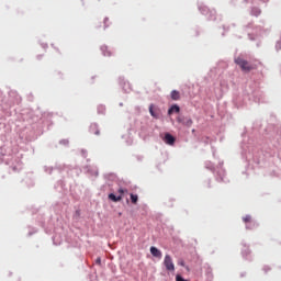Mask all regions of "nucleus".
<instances>
[{
	"label": "nucleus",
	"mask_w": 281,
	"mask_h": 281,
	"mask_svg": "<svg viewBox=\"0 0 281 281\" xmlns=\"http://www.w3.org/2000/svg\"><path fill=\"white\" fill-rule=\"evenodd\" d=\"M280 44H281V43H280V42H278V45H277V46H278V47L281 49V46H280Z\"/></svg>",
	"instance_id": "16"
},
{
	"label": "nucleus",
	"mask_w": 281,
	"mask_h": 281,
	"mask_svg": "<svg viewBox=\"0 0 281 281\" xmlns=\"http://www.w3.org/2000/svg\"><path fill=\"white\" fill-rule=\"evenodd\" d=\"M181 94L179 93V91L173 90L171 91V100H180Z\"/></svg>",
	"instance_id": "7"
},
{
	"label": "nucleus",
	"mask_w": 281,
	"mask_h": 281,
	"mask_svg": "<svg viewBox=\"0 0 281 281\" xmlns=\"http://www.w3.org/2000/svg\"><path fill=\"white\" fill-rule=\"evenodd\" d=\"M119 194L120 195L116 196L115 194L110 193L108 195V198L110 199V201H113L114 203H117V202L122 201L124 194H128V190H126V189H119Z\"/></svg>",
	"instance_id": "1"
},
{
	"label": "nucleus",
	"mask_w": 281,
	"mask_h": 281,
	"mask_svg": "<svg viewBox=\"0 0 281 281\" xmlns=\"http://www.w3.org/2000/svg\"><path fill=\"white\" fill-rule=\"evenodd\" d=\"M235 63L243 71H247V61L243 57L235 58Z\"/></svg>",
	"instance_id": "3"
},
{
	"label": "nucleus",
	"mask_w": 281,
	"mask_h": 281,
	"mask_svg": "<svg viewBox=\"0 0 281 281\" xmlns=\"http://www.w3.org/2000/svg\"><path fill=\"white\" fill-rule=\"evenodd\" d=\"M178 265H180V267H186V261L180 260V261L178 262Z\"/></svg>",
	"instance_id": "15"
},
{
	"label": "nucleus",
	"mask_w": 281,
	"mask_h": 281,
	"mask_svg": "<svg viewBox=\"0 0 281 281\" xmlns=\"http://www.w3.org/2000/svg\"><path fill=\"white\" fill-rule=\"evenodd\" d=\"M245 223H247V217H244Z\"/></svg>",
	"instance_id": "18"
},
{
	"label": "nucleus",
	"mask_w": 281,
	"mask_h": 281,
	"mask_svg": "<svg viewBox=\"0 0 281 281\" xmlns=\"http://www.w3.org/2000/svg\"><path fill=\"white\" fill-rule=\"evenodd\" d=\"M176 281H188V280L183 279V277H181L180 274H177Z\"/></svg>",
	"instance_id": "11"
},
{
	"label": "nucleus",
	"mask_w": 281,
	"mask_h": 281,
	"mask_svg": "<svg viewBox=\"0 0 281 281\" xmlns=\"http://www.w3.org/2000/svg\"><path fill=\"white\" fill-rule=\"evenodd\" d=\"M138 196H137V194H131V201H132V203L134 204V205H137V201H138Z\"/></svg>",
	"instance_id": "9"
},
{
	"label": "nucleus",
	"mask_w": 281,
	"mask_h": 281,
	"mask_svg": "<svg viewBox=\"0 0 281 281\" xmlns=\"http://www.w3.org/2000/svg\"><path fill=\"white\" fill-rule=\"evenodd\" d=\"M179 111H181V109L179 108V105H172V106L168 110V115H172V113H179Z\"/></svg>",
	"instance_id": "6"
},
{
	"label": "nucleus",
	"mask_w": 281,
	"mask_h": 281,
	"mask_svg": "<svg viewBox=\"0 0 281 281\" xmlns=\"http://www.w3.org/2000/svg\"><path fill=\"white\" fill-rule=\"evenodd\" d=\"M149 113L151 117H155L156 120L159 119V114H157L156 111L153 109V104L149 105Z\"/></svg>",
	"instance_id": "8"
},
{
	"label": "nucleus",
	"mask_w": 281,
	"mask_h": 281,
	"mask_svg": "<svg viewBox=\"0 0 281 281\" xmlns=\"http://www.w3.org/2000/svg\"><path fill=\"white\" fill-rule=\"evenodd\" d=\"M260 13H261V11H260V9H258V8H255V9L251 10V14H252L254 16H258V15H260Z\"/></svg>",
	"instance_id": "10"
},
{
	"label": "nucleus",
	"mask_w": 281,
	"mask_h": 281,
	"mask_svg": "<svg viewBox=\"0 0 281 281\" xmlns=\"http://www.w3.org/2000/svg\"><path fill=\"white\" fill-rule=\"evenodd\" d=\"M186 269H187V271H190V267L187 266Z\"/></svg>",
	"instance_id": "17"
},
{
	"label": "nucleus",
	"mask_w": 281,
	"mask_h": 281,
	"mask_svg": "<svg viewBox=\"0 0 281 281\" xmlns=\"http://www.w3.org/2000/svg\"><path fill=\"white\" fill-rule=\"evenodd\" d=\"M95 263L97 265H102V259L100 257H98L97 260H95Z\"/></svg>",
	"instance_id": "13"
},
{
	"label": "nucleus",
	"mask_w": 281,
	"mask_h": 281,
	"mask_svg": "<svg viewBox=\"0 0 281 281\" xmlns=\"http://www.w3.org/2000/svg\"><path fill=\"white\" fill-rule=\"evenodd\" d=\"M164 266L167 271H175V262H172V257H170V255L165 256Z\"/></svg>",
	"instance_id": "2"
},
{
	"label": "nucleus",
	"mask_w": 281,
	"mask_h": 281,
	"mask_svg": "<svg viewBox=\"0 0 281 281\" xmlns=\"http://www.w3.org/2000/svg\"><path fill=\"white\" fill-rule=\"evenodd\" d=\"M104 25H105V27H109V18L104 19Z\"/></svg>",
	"instance_id": "14"
},
{
	"label": "nucleus",
	"mask_w": 281,
	"mask_h": 281,
	"mask_svg": "<svg viewBox=\"0 0 281 281\" xmlns=\"http://www.w3.org/2000/svg\"><path fill=\"white\" fill-rule=\"evenodd\" d=\"M184 125H186V126H191V125H192V119H188V120L184 122Z\"/></svg>",
	"instance_id": "12"
},
{
	"label": "nucleus",
	"mask_w": 281,
	"mask_h": 281,
	"mask_svg": "<svg viewBox=\"0 0 281 281\" xmlns=\"http://www.w3.org/2000/svg\"><path fill=\"white\" fill-rule=\"evenodd\" d=\"M150 254L154 256V258H161V252L157 247L153 246L150 247Z\"/></svg>",
	"instance_id": "5"
},
{
	"label": "nucleus",
	"mask_w": 281,
	"mask_h": 281,
	"mask_svg": "<svg viewBox=\"0 0 281 281\" xmlns=\"http://www.w3.org/2000/svg\"><path fill=\"white\" fill-rule=\"evenodd\" d=\"M175 142H176L175 136H172L171 134L165 135V144L172 146L175 144Z\"/></svg>",
	"instance_id": "4"
}]
</instances>
